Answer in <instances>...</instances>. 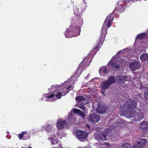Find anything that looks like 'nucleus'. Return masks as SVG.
I'll return each mask as SVG.
<instances>
[{
  "label": "nucleus",
  "instance_id": "nucleus-31",
  "mask_svg": "<svg viewBox=\"0 0 148 148\" xmlns=\"http://www.w3.org/2000/svg\"><path fill=\"white\" fill-rule=\"evenodd\" d=\"M79 115L83 119L85 118V114L81 110L79 113Z\"/></svg>",
  "mask_w": 148,
  "mask_h": 148
},
{
  "label": "nucleus",
  "instance_id": "nucleus-30",
  "mask_svg": "<svg viewBox=\"0 0 148 148\" xmlns=\"http://www.w3.org/2000/svg\"><path fill=\"white\" fill-rule=\"evenodd\" d=\"M124 2L126 3H130L132 2H134L135 1H137V0H123Z\"/></svg>",
  "mask_w": 148,
  "mask_h": 148
},
{
  "label": "nucleus",
  "instance_id": "nucleus-24",
  "mask_svg": "<svg viewBox=\"0 0 148 148\" xmlns=\"http://www.w3.org/2000/svg\"><path fill=\"white\" fill-rule=\"evenodd\" d=\"M132 145L131 144L127 143H124L120 147V148H131Z\"/></svg>",
  "mask_w": 148,
  "mask_h": 148
},
{
  "label": "nucleus",
  "instance_id": "nucleus-8",
  "mask_svg": "<svg viewBox=\"0 0 148 148\" xmlns=\"http://www.w3.org/2000/svg\"><path fill=\"white\" fill-rule=\"evenodd\" d=\"M147 140L146 139L142 138L137 140L136 144L134 145L132 148H141L144 147L146 144Z\"/></svg>",
  "mask_w": 148,
  "mask_h": 148
},
{
  "label": "nucleus",
  "instance_id": "nucleus-12",
  "mask_svg": "<svg viewBox=\"0 0 148 148\" xmlns=\"http://www.w3.org/2000/svg\"><path fill=\"white\" fill-rule=\"evenodd\" d=\"M140 66L139 63L137 62H133L130 63L129 64V67L133 71L139 69Z\"/></svg>",
  "mask_w": 148,
  "mask_h": 148
},
{
  "label": "nucleus",
  "instance_id": "nucleus-33",
  "mask_svg": "<svg viewBox=\"0 0 148 148\" xmlns=\"http://www.w3.org/2000/svg\"><path fill=\"white\" fill-rule=\"evenodd\" d=\"M81 110L77 108L73 109V112L75 113H79Z\"/></svg>",
  "mask_w": 148,
  "mask_h": 148
},
{
  "label": "nucleus",
  "instance_id": "nucleus-9",
  "mask_svg": "<svg viewBox=\"0 0 148 148\" xmlns=\"http://www.w3.org/2000/svg\"><path fill=\"white\" fill-rule=\"evenodd\" d=\"M109 67L112 70L116 71L119 69V65L114 61H110L108 64Z\"/></svg>",
  "mask_w": 148,
  "mask_h": 148
},
{
  "label": "nucleus",
  "instance_id": "nucleus-16",
  "mask_svg": "<svg viewBox=\"0 0 148 148\" xmlns=\"http://www.w3.org/2000/svg\"><path fill=\"white\" fill-rule=\"evenodd\" d=\"M126 78L125 77L119 75L117 76L116 78V82L119 84L123 83L126 80Z\"/></svg>",
  "mask_w": 148,
  "mask_h": 148
},
{
  "label": "nucleus",
  "instance_id": "nucleus-36",
  "mask_svg": "<svg viewBox=\"0 0 148 148\" xmlns=\"http://www.w3.org/2000/svg\"><path fill=\"white\" fill-rule=\"evenodd\" d=\"M87 126L88 127V128L90 129V126L89 125H87Z\"/></svg>",
  "mask_w": 148,
  "mask_h": 148
},
{
  "label": "nucleus",
  "instance_id": "nucleus-20",
  "mask_svg": "<svg viewBox=\"0 0 148 148\" xmlns=\"http://www.w3.org/2000/svg\"><path fill=\"white\" fill-rule=\"evenodd\" d=\"M45 130L47 132L51 133L52 134L54 133V131L53 129L51 128V126L49 125H47L46 126Z\"/></svg>",
  "mask_w": 148,
  "mask_h": 148
},
{
  "label": "nucleus",
  "instance_id": "nucleus-7",
  "mask_svg": "<svg viewBox=\"0 0 148 148\" xmlns=\"http://www.w3.org/2000/svg\"><path fill=\"white\" fill-rule=\"evenodd\" d=\"M77 139L81 142L84 141L88 136L87 132L85 131L77 130L76 133Z\"/></svg>",
  "mask_w": 148,
  "mask_h": 148
},
{
  "label": "nucleus",
  "instance_id": "nucleus-25",
  "mask_svg": "<svg viewBox=\"0 0 148 148\" xmlns=\"http://www.w3.org/2000/svg\"><path fill=\"white\" fill-rule=\"evenodd\" d=\"M76 119L73 116H70L68 118V121L70 124H72L74 123Z\"/></svg>",
  "mask_w": 148,
  "mask_h": 148
},
{
  "label": "nucleus",
  "instance_id": "nucleus-15",
  "mask_svg": "<svg viewBox=\"0 0 148 148\" xmlns=\"http://www.w3.org/2000/svg\"><path fill=\"white\" fill-rule=\"evenodd\" d=\"M58 86H57L56 85H52V86L50 88H49L48 90L49 91H50L51 92L52 91V90L54 89L53 90V94H50V95L47 96L46 97V98H51L53 97L54 95H55V92L56 90H57L58 89Z\"/></svg>",
  "mask_w": 148,
  "mask_h": 148
},
{
  "label": "nucleus",
  "instance_id": "nucleus-13",
  "mask_svg": "<svg viewBox=\"0 0 148 148\" xmlns=\"http://www.w3.org/2000/svg\"><path fill=\"white\" fill-rule=\"evenodd\" d=\"M107 134L106 132H102L97 135L96 138L98 140L104 141L106 139Z\"/></svg>",
  "mask_w": 148,
  "mask_h": 148
},
{
  "label": "nucleus",
  "instance_id": "nucleus-10",
  "mask_svg": "<svg viewBox=\"0 0 148 148\" xmlns=\"http://www.w3.org/2000/svg\"><path fill=\"white\" fill-rule=\"evenodd\" d=\"M56 126L59 130L63 129L64 128L67 124V122L65 120H59L56 123Z\"/></svg>",
  "mask_w": 148,
  "mask_h": 148
},
{
  "label": "nucleus",
  "instance_id": "nucleus-23",
  "mask_svg": "<svg viewBox=\"0 0 148 148\" xmlns=\"http://www.w3.org/2000/svg\"><path fill=\"white\" fill-rule=\"evenodd\" d=\"M99 72L100 75L103 73L106 74L107 73V70L106 68L103 67L99 69Z\"/></svg>",
  "mask_w": 148,
  "mask_h": 148
},
{
  "label": "nucleus",
  "instance_id": "nucleus-4",
  "mask_svg": "<svg viewBox=\"0 0 148 148\" xmlns=\"http://www.w3.org/2000/svg\"><path fill=\"white\" fill-rule=\"evenodd\" d=\"M83 0V2L79 5L78 8L75 7L74 9V14L76 15V18L78 19V21L80 22V25L83 24L81 13L85 10L87 6V3L85 2L86 0Z\"/></svg>",
  "mask_w": 148,
  "mask_h": 148
},
{
  "label": "nucleus",
  "instance_id": "nucleus-27",
  "mask_svg": "<svg viewBox=\"0 0 148 148\" xmlns=\"http://www.w3.org/2000/svg\"><path fill=\"white\" fill-rule=\"evenodd\" d=\"M63 92H62L61 93L60 92H57L55 94V95H56L57 98L58 99H60L61 98L62 95H63Z\"/></svg>",
  "mask_w": 148,
  "mask_h": 148
},
{
  "label": "nucleus",
  "instance_id": "nucleus-19",
  "mask_svg": "<svg viewBox=\"0 0 148 148\" xmlns=\"http://www.w3.org/2000/svg\"><path fill=\"white\" fill-rule=\"evenodd\" d=\"M116 8H118V9L117 8L115 10L117 12H122L124 11V8L123 7L122 5H119V3H117L116 5Z\"/></svg>",
  "mask_w": 148,
  "mask_h": 148
},
{
  "label": "nucleus",
  "instance_id": "nucleus-26",
  "mask_svg": "<svg viewBox=\"0 0 148 148\" xmlns=\"http://www.w3.org/2000/svg\"><path fill=\"white\" fill-rule=\"evenodd\" d=\"M146 36V34L145 33H143L139 34L137 36V38L138 39H142L143 38H145Z\"/></svg>",
  "mask_w": 148,
  "mask_h": 148
},
{
  "label": "nucleus",
  "instance_id": "nucleus-17",
  "mask_svg": "<svg viewBox=\"0 0 148 148\" xmlns=\"http://www.w3.org/2000/svg\"><path fill=\"white\" fill-rule=\"evenodd\" d=\"M140 128L144 130H148V123L146 121H143L140 124Z\"/></svg>",
  "mask_w": 148,
  "mask_h": 148
},
{
  "label": "nucleus",
  "instance_id": "nucleus-14",
  "mask_svg": "<svg viewBox=\"0 0 148 148\" xmlns=\"http://www.w3.org/2000/svg\"><path fill=\"white\" fill-rule=\"evenodd\" d=\"M106 110L107 107L106 106H102L99 103L98 104L96 111L98 113L100 114H103L105 112Z\"/></svg>",
  "mask_w": 148,
  "mask_h": 148
},
{
  "label": "nucleus",
  "instance_id": "nucleus-5",
  "mask_svg": "<svg viewBox=\"0 0 148 148\" xmlns=\"http://www.w3.org/2000/svg\"><path fill=\"white\" fill-rule=\"evenodd\" d=\"M90 53H89L87 56L82 61L81 64L79 65V66L77 69V71L75 73V75L76 77L79 76L82 71L85 69V68L90 65V63L91 62V60H89V56L90 55Z\"/></svg>",
  "mask_w": 148,
  "mask_h": 148
},
{
  "label": "nucleus",
  "instance_id": "nucleus-21",
  "mask_svg": "<svg viewBox=\"0 0 148 148\" xmlns=\"http://www.w3.org/2000/svg\"><path fill=\"white\" fill-rule=\"evenodd\" d=\"M107 81L111 85L115 82V77L113 76H110Z\"/></svg>",
  "mask_w": 148,
  "mask_h": 148
},
{
  "label": "nucleus",
  "instance_id": "nucleus-2",
  "mask_svg": "<svg viewBox=\"0 0 148 148\" xmlns=\"http://www.w3.org/2000/svg\"><path fill=\"white\" fill-rule=\"evenodd\" d=\"M114 19L113 13L109 14L106 18L101 28V34L97 45L95 47V49H98L99 46L102 45L104 40L105 37L107 34V30L108 28L110 27L112 22Z\"/></svg>",
  "mask_w": 148,
  "mask_h": 148
},
{
  "label": "nucleus",
  "instance_id": "nucleus-1",
  "mask_svg": "<svg viewBox=\"0 0 148 148\" xmlns=\"http://www.w3.org/2000/svg\"><path fill=\"white\" fill-rule=\"evenodd\" d=\"M137 100L132 99H128L122 107L119 110L120 114L126 116L127 118H134V121H139L142 120L144 115L140 111H136Z\"/></svg>",
  "mask_w": 148,
  "mask_h": 148
},
{
  "label": "nucleus",
  "instance_id": "nucleus-6",
  "mask_svg": "<svg viewBox=\"0 0 148 148\" xmlns=\"http://www.w3.org/2000/svg\"><path fill=\"white\" fill-rule=\"evenodd\" d=\"M100 116L97 113L93 112L89 114L88 119V121L91 123H95L100 120Z\"/></svg>",
  "mask_w": 148,
  "mask_h": 148
},
{
  "label": "nucleus",
  "instance_id": "nucleus-11",
  "mask_svg": "<svg viewBox=\"0 0 148 148\" xmlns=\"http://www.w3.org/2000/svg\"><path fill=\"white\" fill-rule=\"evenodd\" d=\"M75 100L76 101H78L83 104H87L88 102V100L87 98L85 97L84 96H78L75 98Z\"/></svg>",
  "mask_w": 148,
  "mask_h": 148
},
{
  "label": "nucleus",
  "instance_id": "nucleus-28",
  "mask_svg": "<svg viewBox=\"0 0 148 148\" xmlns=\"http://www.w3.org/2000/svg\"><path fill=\"white\" fill-rule=\"evenodd\" d=\"M26 132H23L21 134H20L18 135L19 138L20 139H21L23 136L24 135L26 134Z\"/></svg>",
  "mask_w": 148,
  "mask_h": 148
},
{
  "label": "nucleus",
  "instance_id": "nucleus-35",
  "mask_svg": "<svg viewBox=\"0 0 148 148\" xmlns=\"http://www.w3.org/2000/svg\"><path fill=\"white\" fill-rule=\"evenodd\" d=\"M101 93H102V95H104V92H101Z\"/></svg>",
  "mask_w": 148,
  "mask_h": 148
},
{
  "label": "nucleus",
  "instance_id": "nucleus-37",
  "mask_svg": "<svg viewBox=\"0 0 148 148\" xmlns=\"http://www.w3.org/2000/svg\"><path fill=\"white\" fill-rule=\"evenodd\" d=\"M28 148H32L31 147H29Z\"/></svg>",
  "mask_w": 148,
  "mask_h": 148
},
{
  "label": "nucleus",
  "instance_id": "nucleus-32",
  "mask_svg": "<svg viewBox=\"0 0 148 148\" xmlns=\"http://www.w3.org/2000/svg\"><path fill=\"white\" fill-rule=\"evenodd\" d=\"M144 97L145 99L148 100V91L147 92H145L144 94Z\"/></svg>",
  "mask_w": 148,
  "mask_h": 148
},
{
  "label": "nucleus",
  "instance_id": "nucleus-18",
  "mask_svg": "<svg viewBox=\"0 0 148 148\" xmlns=\"http://www.w3.org/2000/svg\"><path fill=\"white\" fill-rule=\"evenodd\" d=\"M101 88L103 90H105L109 88L111 85L107 81H103L101 84Z\"/></svg>",
  "mask_w": 148,
  "mask_h": 148
},
{
  "label": "nucleus",
  "instance_id": "nucleus-22",
  "mask_svg": "<svg viewBox=\"0 0 148 148\" xmlns=\"http://www.w3.org/2000/svg\"><path fill=\"white\" fill-rule=\"evenodd\" d=\"M140 59L142 61H146L148 59V55L147 53H143L140 56Z\"/></svg>",
  "mask_w": 148,
  "mask_h": 148
},
{
  "label": "nucleus",
  "instance_id": "nucleus-3",
  "mask_svg": "<svg viewBox=\"0 0 148 148\" xmlns=\"http://www.w3.org/2000/svg\"><path fill=\"white\" fill-rule=\"evenodd\" d=\"M77 25L75 26L71 25L65 31L64 34L67 38L76 36L79 35L80 28L82 25H80V22L77 21Z\"/></svg>",
  "mask_w": 148,
  "mask_h": 148
},
{
  "label": "nucleus",
  "instance_id": "nucleus-29",
  "mask_svg": "<svg viewBox=\"0 0 148 148\" xmlns=\"http://www.w3.org/2000/svg\"><path fill=\"white\" fill-rule=\"evenodd\" d=\"M73 87L72 86H70L69 87H68L67 88H66V89L67 90H69V91L68 92H65L64 95H63V96H64L66 94L68 93L69 92V91H70L71 90H72L73 89Z\"/></svg>",
  "mask_w": 148,
  "mask_h": 148
},
{
  "label": "nucleus",
  "instance_id": "nucleus-34",
  "mask_svg": "<svg viewBox=\"0 0 148 148\" xmlns=\"http://www.w3.org/2000/svg\"><path fill=\"white\" fill-rule=\"evenodd\" d=\"M78 107L83 110H84L85 109V107L83 105H82L80 106H79Z\"/></svg>",
  "mask_w": 148,
  "mask_h": 148
}]
</instances>
